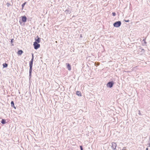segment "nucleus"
I'll return each instance as SVG.
<instances>
[{"instance_id": "obj_23", "label": "nucleus", "mask_w": 150, "mask_h": 150, "mask_svg": "<svg viewBox=\"0 0 150 150\" xmlns=\"http://www.w3.org/2000/svg\"><path fill=\"white\" fill-rule=\"evenodd\" d=\"M32 58H34V56L33 53H32Z\"/></svg>"}, {"instance_id": "obj_20", "label": "nucleus", "mask_w": 150, "mask_h": 150, "mask_svg": "<svg viewBox=\"0 0 150 150\" xmlns=\"http://www.w3.org/2000/svg\"><path fill=\"white\" fill-rule=\"evenodd\" d=\"M80 148L81 150H83V149L82 146H80Z\"/></svg>"}, {"instance_id": "obj_26", "label": "nucleus", "mask_w": 150, "mask_h": 150, "mask_svg": "<svg viewBox=\"0 0 150 150\" xmlns=\"http://www.w3.org/2000/svg\"><path fill=\"white\" fill-rule=\"evenodd\" d=\"M148 147H150V143L149 144Z\"/></svg>"}, {"instance_id": "obj_24", "label": "nucleus", "mask_w": 150, "mask_h": 150, "mask_svg": "<svg viewBox=\"0 0 150 150\" xmlns=\"http://www.w3.org/2000/svg\"><path fill=\"white\" fill-rule=\"evenodd\" d=\"M9 3H7V5L8 6V5H9Z\"/></svg>"}, {"instance_id": "obj_14", "label": "nucleus", "mask_w": 150, "mask_h": 150, "mask_svg": "<svg viewBox=\"0 0 150 150\" xmlns=\"http://www.w3.org/2000/svg\"><path fill=\"white\" fill-rule=\"evenodd\" d=\"M1 123L2 124H5L6 123V121L4 119H2L1 121Z\"/></svg>"}, {"instance_id": "obj_12", "label": "nucleus", "mask_w": 150, "mask_h": 150, "mask_svg": "<svg viewBox=\"0 0 150 150\" xmlns=\"http://www.w3.org/2000/svg\"><path fill=\"white\" fill-rule=\"evenodd\" d=\"M76 94L79 96H81V93L80 91H77L76 92Z\"/></svg>"}, {"instance_id": "obj_13", "label": "nucleus", "mask_w": 150, "mask_h": 150, "mask_svg": "<svg viewBox=\"0 0 150 150\" xmlns=\"http://www.w3.org/2000/svg\"><path fill=\"white\" fill-rule=\"evenodd\" d=\"M3 67L4 68L8 66V64L6 63H4L3 64Z\"/></svg>"}, {"instance_id": "obj_16", "label": "nucleus", "mask_w": 150, "mask_h": 150, "mask_svg": "<svg viewBox=\"0 0 150 150\" xmlns=\"http://www.w3.org/2000/svg\"><path fill=\"white\" fill-rule=\"evenodd\" d=\"M26 3V2H25V3H23L21 5V6L22 7V8H23V7H24L25 5V4Z\"/></svg>"}, {"instance_id": "obj_10", "label": "nucleus", "mask_w": 150, "mask_h": 150, "mask_svg": "<svg viewBox=\"0 0 150 150\" xmlns=\"http://www.w3.org/2000/svg\"><path fill=\"white\" fill-rule=\"evenodd\" d=\"M11 107H12L13 108H14V109H16V108L14 105V103L13 101H11Z\"/></svg>"}, {"instance_id": "obj_15", "label": "nucleus", "mask_w": 150, "mask_h": 150, "mask_svg": "<svg viewBox=\"0 0 150 150\" xmlns=\"http://www.w3.org/2000/svg\"><path fill=\"white\" fill-rule=\"evenodd\" d=\"M13 40H14V39H11V45L12 46L14 45L13 44Z\"/></svg>"}, {"instance_id": "obj_25", "label": "nucleus", "mask_w": 150, "mask_h": 150, "mask_svg": "<svg viewBox=\"0 0 150 150\" xmlns=\"http://www.w3.org/2000/svg\"><path fill=\"white\" fill-rule=\"evenodd\" d=\"M146 150H148V148H146Z\"/></svg>"}, {"instance_id": "obj_18", "label": "nucleus", "mask_w": 150, "mask_h": 150, "mask_svg": "<svg viewBox=\"0 0 150 150\" xmlns=\"http://www.w3.org/2000/svg\"><path fill=\"white\" fill-rule=\"evenodd\" d=\"M112 15L113 16H115L116 15V14L115 12H113L112 13Z\"/></svg>"}, {"instance_id": "obj_11", "label": "nucleus", "mask_w": 150, "mask_h": 150, "mask_svg": "<svg viewBox=\"0 0 150 150\" xmlns=\"http://www.w3.org/2000/svg\"><path fill=\"white\" fill-rule=\"evenodd\" d=\"M23 52V51L21 50H19L18 52V55H21Z\"/></svg>"}, {"instance_id": "obj_19", "label": "nucleus", "mask_w": 150, "mask_h": 150, "mask_svg": "<svg viewBox=\"0 0 150 150\" xmlns=\"http://www.w3.org/2000/svg\"><path fill=\"white\" fill-rule=\"evenodd\" d=\"M140 50H141V52H143V53L144 52L145 50L144 49H142L140 48Z\"/></svg>"}, {"instance_id": "obj_22", "label": "nucleus", "mask_w": 150, "mask_h": 150, "mask_svg": "<svg viewBox=\"0 0 150 150\" xmlns=\"http://www.w3.org/2000/svg\"><path fill=\"white\" fill-rule=\"evenodd\" d=\"M139 112L138 114H139V115H141V112H140V111H139Z\"/></svg>"}, {"instance_id": "obj_17", "label": "nucleus", "mask_w": 150, "mask_h": 150, "mask_svg": "<svg viewBox=\"0 0 150 150\" xmlns=\"http://www.w3.org/2000/svg\"><path fill=\"white\" fill-rule=\"evenodd\" d=\"M142 41L144 42V43L145 44H146V38H145V39H143Z\"/></svg>"}, {"instance_id": "obj_27", "label": "nucleus", "mask_w": 150, "mask_h": 150, "mask_svg": "<svg viewBox=\"0 0 150 150\" xmlns=\"http://www.w3.org/2000/svg\"><path fill=\"white\" fill-rule=\"evenodd\" d=\"M149 140H150V138H149Z\"/></svg>"}, {"instance_id": "obj_8", "label": "nucleus", "mask_w": 150, "mask_h": 150, "mask_svg": "<svg viewBox=\"0 0 150 150\" xmlns=\"http://www.w3.org/2000/svg\"><path fill=\"white\" fill-rule=\"evenodd\" d=\"M66 64L67 68L69 70H71V66L70 65L69 63H67Z\"/></svg>"}, {"instance_id": "obj_4", "label": "nucleus", "mask_w": 150, "mask_h": 150, "mask_svg": "<svg viewBox=\"0 0 150 150\" xmlns=\"http://www.w3.org/2000/svg\"><path fill=\"white\" fill-rule=\"evenodd\" d=\"M114 82L113 81H109L107 84V87L111 88L113 86L114 84Z\"/></svg>"}, {"instance_id": "obj_5", "label": "nucleus", "mask_w": 150, "mask_h": 150, "mask_svg": "<svg viewBox=\"0 0 150 150\" xmlns=\"http://www.w3.org/2000/svg\"><path fill=\"white\" fill-rule=\"evenodd\" d=\"M117 146V144L115 142H112V143L111 147L113 150H115Z\"/></svg>"}, {"instance_id": "obj_3", "label": "nucleus", "mask_w": 150, "mask_h": 150, "mask_svg": "<svg viewBox=\"0 0 150 150\" xmlns=\"http://www.w3.org/2000/svg\"><path fill=\"white\" fill-rule=\"evenodd\" d=\"M33 45L35 49L37 50L39 48L40 46V44L36 42H34Z\"/></svg>"}, {"instance_id": "obj_9", "label": "nucleus", "mask_w": 150, "mask_h": 150, "mask_svg": "<svg viewBox=\"0 0 150 150\" xmlns=\"http://www.w3.org/2000/svg\"><path fill=\"white\" fill-rule=\"evenodd\" d=\"M65 13L67 14H70L71 11L69 10V8H67V9L65 11Z\"/></svg>"}, {"instance_id": "obj_6", "label": "nucleus", "mask_w": 150, "mask_h": 150, "mask_svg": "<svg viewBox=\"0 0 150 150\" xmlns=\"http://www.w3.org/2000/svg\"><path fill=\"white\" fill-rule=\"evenodd\" d=\"M21 21L23 22H25L27 21V18L25 16H23L21 17Z\"/></svg>"}, {"instance_id": "obj_21", "label": "nucleus", "mask_w": 150, "mask_h": 150, "mask_svg": "<svg viewBox=\"0 0 150 150\" xmlns=\"http://www.w3.org/2000/svg\"><path fill=\"white\" fill-rule=\"evenodd\" d=\"M124 21L125 22H129V20H124Z\"/></svg>"}, {"instance_id": "obj_1", "label": "nucleus", "mask_w": 150, "mask_h": 150, "mask_svg": "<svg viewBox=\"0 0 150 150\" xmlns=\"http://www.w3.org/2000/svg\"><path fill=\"white\" fill-rule=\"evenodd\" d=\"M34 58H32L30 61L29 62V79H30L31 78V74L32 70V67Z\"/></svg>"}, {"instance_id": "obj_7", "label": "nucleus", "mask_w": 150, "mask_h": 150, "mask_svg": "<svg viewBox=\"0 0 150 150\" xmlns=\"http://www.w3.org/2000/svg\"><path fill=\"white\" fill-rule=\"evenodd\" d=\"M37 38H38L37 39L35 38V41L34 42H36L37 43H38L40 42V38H39L38 36H37Z\"/></svg>"}, {"instance_id": "obj_2", "label": "nucleus", "mask_w": 150, "mask_h": 150, "mask_svg": "<svg viewBox=\"0 0 150 150\" xmlns=\"http://www.w3.org/2000/svg\"><path fill=\"white\" fill-rule=\"evenodd\" d=\"M121 24V22L120 21H117L114 23L113 24L114 27H120Z\"/></svg>"}]
</instances>
